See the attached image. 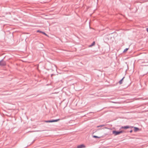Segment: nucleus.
I'll list each match as a JSON object with an SVG mask.
<instances>
[{"mask_svg": "<svg viewBox=\"0 0 148 148\" xmlns=\"http://www.w3.org/2000/svg\"><path fill=\"white\" fill-rule=\"evenodd\" d=\"M124 132V131L121 130L119 131H117L116 130H113L112 131V133L114 134V136H116L119 135V134L122 133Z\"/></svg>", "mask_w": 148, "mask_h": 148, "instance_id": "nucleus-1", "label": "nucleus"}, {"mask_svg": "<svg viewBox=\"0 0 148 148\" xmlns=\"http://www.w3.org/2000/svg\"><path fill=\"white\" fill-rule=\"evenodd\" d=\"M60 120V119H52L47 121H45V122L46 123H52L54 122H57L59 121Z\"/></svg>", "mask_w": 148, "mask_h": 148, "instance_id": "nucleus-2", "label": "nucleus"}, {"mask_svg": "<svg viewBox=\"0 0 148 148\" xmlns=\"http://www.w3.org/2000/svg\"><path fill=\"white\" fill-rule=\"evenodd\" d=\"M6 63L5 61H3V59L2 60L0 61V66H4L6 65Z\"/></svg>", "mask_w": 148, "mask_h": 148, "instance_id": "nucleus-3", "label": "nucleus"}, {"mask_svg": "<svg viewBox=\"0 0 148 148\" xmlns=\"http://www.w3.org/2000/svg\"><path fill=\"white\" fill-rule=\"evenodd\" d=\"M133 127L129 125H126L124 126H122L121 128L122 129H127L128 128H132Z\"/></svg>", "mask_w": 148, "mask_h": 148, "instance_id": "nucleus-4", "label": "nucleus"}, {"mask_svg": "<svg viewBox=\"0 0 148 148\" xmlns=\"http://www.w3.org/2000/svg\"><path fill=\"white\" fill-rule=\"evenodd\" d=\"M85 147V146L84 144H81L78 145L76 148H83Z\"/></svg>", "mask_w": 148, "mask_h": 148, "instance_id": "nucleus-5", "label": "nucleus"}, {"mask_svg": "<svg viewBox=\"0 0 148 148\" xmlns=\"http://www.w3.org/2000/svg\"><path fill=\"white\" fill-rule=\"evenodd\" d=\"M133 127L134 128V131L135 132H137L139 130V129L138 127H135L133 126Z\"/></svg>", "mask_w": 148, "mask_h": 148, "instance_id": "nucleus-6", "label": "nucleus"}, {"mask_svg": "<svg viewBox=\"0 0 148 148\" xmlns=\"http://www.w3.org/2000/svg\"><path fill=\"white\" fill-rule=\"evenodd\" d=\"M95 41H94L92 43V44L90 45L89 46V47H91L92 46H93L94 45H95Z\"/></svg>", "mask_w": 148, "mask_h": 148, "instance_id": "nucleus-7", "label": "nucleus"}, {"mask_svg": "<svg viewBox=\"0 0 148 148\" xmlns=\"http://www.w3.org/2000/svg\"><path fill=\"white\" fill-rule=\"evenodd\" d=\"M124 78V77H123L119 81V83L120 84H121L122 83V81L123 79Z\"/></svg>", "mask_w": 148, "mask_h": 148, "instance_id": "nucleus-8", "label": "nucleus"}, {"mask_svg": "<svg viewBox=\"0 0 148 148\" xmlns=\"http://www.w3.org/2000/svg\"><path fill=\"white\" fill-rule=\"evenodd\" d=\"M92 137H93L95 138H100L101 137H98L97 136H95V135H93L92 136Z\"/></svg>", "mask_w": 148, "mask_h": 148, "instance_id": "nucleus-9", "label": "nucleus"}, {"mask_svg": "<svg viewBox=\"0 0 148 148\" xmlns=\"http://www.w3.org/2000/svg\"><path fill=\"white\" fill-rule=\"evenodd\" d=\"M128 49H129V48H127L125 49L123 51V53L125 52L126 51H127L128 50Z\"/></svg>", "mask_w": 148, "mask_h": 148, "instance_id": "nucleus-10", "label": "nucleus"}, {"mask_svg": "<svg viewBox=\"0 0 148 148\" xmlns=\"http://www.w3.org/2000/svg\"><path fill=\"white\" fill-rule=\"evenodd\" d=\"M104 126H105V125H99V126H97V127H102Z\"/></svg>", "mask_w": 148, "mask_h": 148, "instance_id": "nucleus-11", "label": "nucleus"}, {"mask_svg": "<svg viewBox=\"0 0 148 148\" xmlns=\"http://www.w3.org/2000/svg\"><path fill=\"white\" fill-rule=\"evenodd\" d=\"M42 33L43 34H44V35H45V36H47V34H46V33H45V32H42Z\"/></svg>", "mask_w": 148, "mask_h": 148, "instance_id": "nucleus-12", "label": "nucleus"}, {"mask_svg": "<svg viewBox=\"0 0 148 148\" xmlns=\"http://www.w3.org/2000/svg\"><path fill=\"white\" fill-rule=\"evenodd\" d=\"M37 32H40L42 33V31H40V30H38L37 31Z\"/></svg>", "mask_w": 148, "mask_h": 148, "instance_id": "nucleus-13", "label": "nucleus"}, {"mask_svg": "<svg viewBox=\"0 0 148 148\" xmlns=\"http://www.w3.org/2000/svg\"><path fill=\"white\" fill-rule=\"evenodd\" d=\"M132 130H131L130 131V133H132Z\"/></svg>", "mask_w": 148, "mask_h": 148, "instance_id": "nucleus-14", "label": "nucleus"}, {"mask_svg": "<svg viewBox=\"0 0 148 148\" xmlns=\"http://www.w3.org/2000/svg\"><path fill=\"white\" fill-rule=\"evenodd\" d=\"M146 31L148 32V28H147L146 29Z\"/></svg>", "mask_w": 148, "mask_h": 148, "instance_id": "nucleus-15", "label": "nucleus"}]
</instances>
